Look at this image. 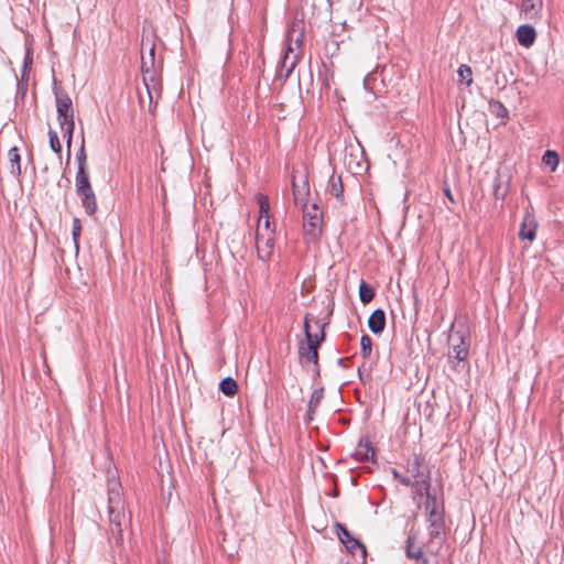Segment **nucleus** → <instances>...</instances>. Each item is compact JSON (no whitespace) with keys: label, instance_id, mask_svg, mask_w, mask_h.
I'll return each mask as SVG.
<instances>
[{"label":"nucleus","instance_id":"nucleus-11","mask_svg":"<svg viewBox=\"0 0 564 564\" xmlns=\"http://www.w3.org/2000/svg\"><path fill=\"white\" fill-rule=\"evenodd\" d=\"M536 228L538 223L534 218V216L530 213H527L519 231V236L521 239H528L530 241H533L536 236Z\"/></svg>","mask_w":564,"mask_h":564},{"label":"nucleus","instance_id":"nucleus-27","mask_svg":"<svg viewBox=\"0 0 564 564\" xmlns=\"http://www.w3.org/2000/svg\"><path fill=\"white\" fill-rule=\"evenodd\" d=\"M494 195L497 199H503L508 193V187L502 186L501 176L497 174L492 184Z\"/></svg>","mask_w":564,"mask_h":564},{"label":"nucleus","instance_id":"nucleus-12","mask_svg":"<svg viewBox=\"0 0 564 564\" xmlns=\"http://www.w3.org/2000/svg\"><path fill=\"white\" fill-rule=\"evenodd\" d=\"M543 8V0H522L521 12L528 20H536Z\"/></svg>","mask_w":564,"mask_h":564},{"label":"nucleus","instance_id":"nucleus-24","mask_svg":"<svg viewBox=\"0 0 564 564\" xmlns=\"http://www.w3.org/2000/svg\"><path fill=\"white\" fill-rule=\"evenodd\" d=\"M542 162L554 172L560 162L558 154L555 151L547 150L542 156Z\"/></svg>","mask_w":564,"mask_h":564},{"label":"nucleus","instance_id":"nucleus-29","mask_svg":"<svg viewBox=\"0 0 564 564\" xmlns=\"http://www.w3.org/2000/svg\"><path fill=\"white\" fill-rule=\"evenodd\" d=\"M457 75H458L459 80L462 83H465L467 86L471 85V83H473V72H471V68L468 65L462 64L458 67Z\"/></svg>","mask_w":564,"mask_h":564},{"label":"nucleus","instance_id":"nucleus-9","mask_svg":"<svg viewBox=\"0 0 564 564\" xmlns=\"http://www.w3.org/2000/svg\"><path fill=\"white\" fill-rule=\"evenodd\" d=\"M335 528L339 541L346 546L349 553L355 554L359 550L362 555H366V546L358 539L352 536L344 524L337 522Z\"/></svg>","mask_w":564,"mask_h":564},{"label":"nucleus","instance_id":"nucleus-13","mask_svg":"<svg viewBox=\"0 0 564 564\" xmlns=\"http://www.w3.org/2000/svg\"><path fill=\"white\" fill-rule=\"evenodd\" d=\"M291 53H293V48H292L291 44L289 43L288 47H286V52L284 53V55L280 62L281 76L289 77L297 63V55L294 54L291 56L290 55Z\"/></svg>","mask_w":564,"mask_h":564},{"label":"nucleus","instance_id":"nucleus-4","mask_svg":"<svg viewBox=\"0 0 564 564\" xmlns=\"http://www.w3.org/2000/svg\"><path fill=\"white\" fill-rule=\"evenodd\" d=\"M75 186L86 214L89 216L95 215L97 212V199L90 184L88 169H77Z\"/></svg>","mask_w":564,"mask_h":564},{"label":"nucleus","instance_id":"nucleus-8","mask_svg":"<svg viewBox=\"0 0 564 564\" xmlns=\"http://www.w3.org/2000/svg\"><path fill=\"white\" fill-rule=\"evenodd\" d=\"M256 247L259 259L268 261L274 250V232H263L262 229H257Z\"/></svg>","mask_w":564,"mask_h":564},{"label":"nucleus","instance_id":"nucleus-7","mask_svg":"<svg viewBox=\"0 0 564 564\" xmlns=\"http://www.w3.org/2000/svg\"><path fill=\"white\" fill-rule=\"evenodd\" d=\"M323 214L316 204L311 207L304 206L303 210V228L306 235L315 238L321 231Z\"/></svg>","mask_w":564,"mask_h":564},{"label":"nucleus","instance_id":"nucleus-38","mask_svg":"<svg viewBox=\"0 0 564 564\" xmlns=\"http://www.w3.org/2000/svg\"><path fill=\"white\" fill-rule=\"evenodd\" d=\"M143 79H144V85H145L147 91L149 94L150 101H152L153 100V93H152V90H151V88H150V86H149V84L147 82V78L144 77Z\"/></svg>","mask_w":564,"mask_h":564},{"label":"nucleus","instance_id":"nucleus-3","mask_svg":"<svg viewBox=\"0 0 564 564\" xmlns=\"http://www.w3.org/2000/svg\"><path fill=\"white\" fill-rule=\"evenodd\" d=\"M108 513L110 523L121 538V521L124 519V500L122 498L121 485L117 480L108 482Z\"/></svg>","mask_w":564,"mask_h":564},{"label":"nucleus","instance_id":"nucleus-28","mask_svg":"<svg viewBox=\"0 0 564 564\" xmlns=\"http://www.w3.org/2000/svg\"><path fill=\"white\" fill-rule=\"evenodd\" d=\"M257 200L259 205V217L271 216L269 197L264 194H258Z\"/></svg>","mask_w":564,"mask_h":564},{"label":"nucleus","instance_id":"nucleus-25","mask_svg":"<svg viewBox=\"0 0 564 564\" xmlns=\"http://www.w3.org/2000/svg\"><path fill=\"white\" fill-rule=\"evenodd\" d=\"M359 297L360 301L365 304L371 302L372 299L375 297L373 288L362 281L359 285Z\"/></svg>","mask_w":564,"mask_h":564},{"label":"nucleus","instance_id":"nucleus-37","mask_svg":"<svg viewBox=\"0 0 564 564\" xmlns=\"http://www.w3.org/2000/svg\"><path fill=\"white\" fill-rule=\"evenodd\" d=\"M444 195L452 202V203H455V199L453 197V194L451 192V188L448 186H445L444 189Z\"/></svg>","mask_w":564,"mask_h":564},{"label":"nucleus","instance_id":"nucleus-30","mask_svg":"<svg viewBox=\"0 0 564 564\" xmlns=\"http://www.w3.org/2000/svg\"><path fill=\"white\" fill-rule=\"evenodd\" d=\"M409 487H411L413 490V499L414 500H416L419 498L421 499L423 496H425V498H426L431 494V479L427 480L426 488H421L416 484H411Z\"/></svg>","mask_w":564,"mask_h":564},{"label":"nucleus","instance_id":"nucleus-5","mask_svg":"<svg viewBox=\"0 0 564 564\" xmlns=\"http://www.w3.org/2000/svg\"><path fill=\"white\" fill-rule=\"evenodd\" d=\"M406 477L411 484H416L421 488H426L427 480L431 479V470L422 455L412 454L405 460Z\"/></svg>","mask_w":564,"mask_h":564},{"label":"nucleus","instance_id":"nucleus-17","mask_svg":"<svg viewBox=\"0 0 564 564\" xmlns=\"http://www.w3.org/2000/svg\"><path fill=\"white\" fill-rule=\"evenodd\" d=\"M416 540H417L416 533L410 532L408 535V539H406V549H405L406 556L409 558L420 560L422 557V554H423L422 547L415 545Z\"/></svg>","mask_w":564,"mask_h":564},{"label":"nucleus","instance_id":"nucleus-20","mask_svg":"<svg viewBox=\"0 0 564 564\" xmlns=\"http://www.w3.org/2000/svg\"><path fill=\"white\" fill-rule=\"evenodd\" d=\"M10 163V172L14 176L21 175V156L17 147L11 148L8 152Z\"/></svg>","mask_w":564,"mask_h":564},{"label":"nucleus","instance_id":"nucleus-2","mask_svg":"<svg viewBox=\"0 0 564 564\" xmlns=\"http://www.w3.org/2000/svg\"><path fill=\"white\" fill-rule=\"evenodd\" d=\"M54 93L57 119L59 122L61 130L63 132V137L66 139V145L68 150L67 156L69 158L73 133L75 129L73 101L68 94L57 86L54 87Z\"/></svg>","mask_w":564,"mask_h":564},{"label":"nucleus","instance_id":"nucleus-31","mask_svg":"<svg viewBox=\"0 0 564 564\" xmlns=\"http://www.w3.org/2000/svg\"><path fill=\"white\" fill-rule=\"evenodd\" d=\"M76 162H77V169H88L87 167V153L85 149V140H82V145L79 150L76 153Z\"/></svg>","mask_w":564,"mask_h":564},{"label":"nucleus","instance_id":"nucleus-32","mask_svg":"<svg viewBox=\"0 0 564 564\" xmlns=\"http://www.w3.org/2000/svg\"><path fill=\"white\" fill-rule=\"evenodd\" d=\"M48 139H50V147L52 149L53 152H55L56 154H61L62 152V144L59 142V138L57 135V132L50 129L48 131Z\"/></svg>","mask_w":564,"mask_h":564},{"label":"nucleus","instance_id":"nucleus-43","mask_svg":"<svg viewBox=\"0 0 564 564\" xmlns=\"http://www.w3.org/2000/svg\"><path fill=\"white\" fill-rule=\"evenodd\" d=\"M500 105V108H502V110L506 112L507 111V108H505L501 104Z\"/></svg>","mask_w":564,"mask_h":564},{"label":"nucleus","instance_id":"nucleus-35","mask_svg":"<svg viewBox=\"0 0 564 564\" xmlns=\"http://www.w3.org/2000/svg\"><path fill=\"white\" fill-rule=\"evenodd\" d=\"M80 232H82L80 220L78 218H74L72 235H73V239H74L76 246H77L78 238L80 237Z\"/></svg>","mask_w":564,"mask_h":564},{"label":"nucleus","instance_id":"nucleus-15","mask_svg":"<svg viewBox=\"0 0 564 564\" xmlns=\"http://www.w3.org/2000/svg\"><path fill=\"white\" fill-rule=\"evenodd\" d=\"M352 457L358 462L373 460L375 449L368 441H360L352 454Z\"/></svg>","mask_w":564,"mask_h":564},{"label":"nucleus","instance_id":"nucleus-14","mask_svg":"<svg viewBox=\"0 0 564 564\" xmlns=\"http://www.w3.org/2000/svg\"><path fill=\"white\" fill-rule=\"evenodd\" d=\"M369 329L373 334H381L386 327V313L378 308L373 311L368 319Z\"/></svg>","mask_w":564,"mask_h":564},{"label":"nucleus","instance_id":"nucleus-26","mask_svg":"<svg viewBox=\"0 0 564 564\" xmlns=\"http://www.w3.org/2000/svg\"><path fill=\"white\" fill-rule=\"evenodd\" d=\"M154 53H155V46L154 44H151L149 48V56L142 55V63H141V69L143 73H150L151 69L154 66Z\"/></svg>","mask_w":564,"mask_h":564},{"label":"nucleus","instance_id":"nucleus-41","mask_svg":"<svg viewBox=\"0 0 564 564\" xmlns=\"http://www.w3.org/2000/svg\"><path fill=\"white\" fill-rule=\"evenodd\" d=\"M344 362H345V359H344V358H339V359H338V364H339V365L344 366Z\"/></svg>","mask_w":564,"mask_h":564},{"label":"nucleus","instance_id":"nucleus-1","mask_svg":"<svg viewBox=\"0 0 564 564\" xmlns=\"http://www.w3.org/2000/svg\"><path fill=\"white\" fill-rule=\"evenodd\" d=\"M326 323L306 315L304 318L305 341L299 345V355L305 362L318 366V347L325 339Z\"/></svg>","mask_w":564,"mask_h":564},{"label":"nucleus","instance_id":"nucleus-36","mask_svg":"<svg viewBox=\"0 0 564 564\" xmlns=\"http://www.w3.org/2000/svg\"><path fill=\"white\" fill-rule=\"evenodd\" d=\"M392 476L394 479H397L400 484H402L405 487H409L411 485L410 478L402 475L399 470L392 469Z\"/></svg>","mask_w":564,"mask_h":564},{"label":"nucleus","instance_id":"nucleus-39","mask_svg":"<svg viewBox=\"0 0 564 564\" xmlns=\"http://www.w3.org/2000/svg\"><path fill=\"white\" fill-rule=\"evenodd\" d=\"M495 82H496V84H497V85H500V84H501V87H502V88L506 86V83H507L506 78H505V79L502 80V83H501V79H499L498 74L496 75V79H495Z\"/></svg>","mask_w":564,"mask_h":564},{"label":"nucleus","instance_id":"nucleus-33","mask_svg":"<svg viewBox=\"0 0 564 564\" xmlns=\"http://www.w3.org/2000/svg\"><path fill=\"white\" fill-rule=\"evenodd\" d=\"M361 355L364 358H368L371 354L372 340L368 335H362L360 338Z\"/></svg>","mask_w":564,"mask_h":564},{"label":"nucleus","instance_id":"nucleus-40","mask_svg":"<svg viewBox=\"0 0 564 564\" xmlns=\"http://www.w3.org/2000/svg\"><path fill=\"white\" fill-rule=\"evenodd\" d=\"M301 43H302V40L300 39V36H299V37H296V40H295V44L299 46Z\"/></svg>","mask_w":564,"mask_h":564},{"label":"nucleus","instance_id":"nucleus-22","mask_svg":"<svg viewBox=\"0 0 564 564\" xmlns=\"http://www.w3.org/2000/svg\"><path fill=\"white\" fill-rule=\"evenodd\" d=\"M219 390L227 397H232L237 393L238 386L237 382L230 378L227 377L223 379L219 383Z\"/></svg>","mask_w":564,"mask_h":564},{"label":"nucleus","instance_id":"nucleus-16","mask_svg":"<svg viewBox=\"0 0 564 564\" xmlns=\"http://www.w3.org/2000/svg\"><path fill=\"white\" fill-rule=\"evenodd\" d=\"M427 522H429L430 542H434V540L441 538V534L444 530V519H443V517H436V518L427 519Z\"/></svg>","mask_w":564,"mask_h":564},{"label":"nucleus","instance_id":"nucleus-6","mask_svg":"<svg viewBox=\"0 0 564 564\" xmlns=\"http://www.w3.org/2000/svg\"><path fill=\"white\" fill-rule=\"evenodd\" d=\"M449 351L448 358L456 359L457 362L465 361L468 357L469 343L463 332H452L448 336Z\"/></svg>","mask_w":564,"mask_h":564},{"label":"nucleus","instance_id":"nucleus-10","mask_svg":"<svg viewBox=\"0 0 564 564\" xmlns=\"http://www.w3.org/2000/svg\"><path fill=\"white\" fill-rule=\"evenodd\" d=\"M518 43L523 47H530L534 44L536 32L530 24H522L518 26L516 32Z\"/></svg>","mask_w":564,"mask_h":564},{"label":"nucleus","instance_id":"nucleus-23","mask_svg":"<svg viewBox=\"0 0 564 564\" xmlns=\"http://www.w3.org/2000/svg\"><path fill=\"white\" fill-rule=\"evenodd\" d=\"M322 399H323V390L322 389L314 390L311 395V399L308 401L307 415H308L310 420H312V415L314 414L316 409L319 406Z\"/></svg>","mask_w":564,"mask_h":564},{"label":"nucleus","instance_id":"nucleus-21","mask_svg":"<svg viewBox=\"0 0 564 564\" xmlns=\"http://www.w3.org/2000/svg\"><path fill=\"white\" fill-rule=\"evenodd\" d=\"M425 511L427 519L443 517V511L438 507L436 496L432 492L426 497Z\"/></svg>","mask_w":564,"mask_h":564},{"label":"nucleus","instance_id":"nucleus-19","mask_svg":"<svg viewBox=\"0 0 564 564\" xmlns=\"http://www.w3.org/2000/svg\"><path fill=\"white\" fill-rule=\"evenodd\" d=\"M327 191L336 198L341 199L344 194V185L340 175H336L334 173L332 174L328 181Z\"/></svg>","mask_w":564,"mask_h":564},{"label":"nucleus","instance_id":"nucleus-42","mask_svg":"<svg viewBox=\"0 0 564 564\" xmlns=\"http://www.w3.org/2000/svg\"><path fill=\"white\" fill-rule=\"evenodd\" d=\"M291 36H292V31H289L288 32V40H291Z\"/></svg>","mask_w":564,"mask_h":564},{"label":"nucleus","instance_id":"nucleus-34","mask_svg":"<svg viewBox=\"0 0 564 564\" xmlns=\"http://www.w3.org/2000/svg\"><path fill=\"white\" fill-rule=\"evenodd\" d=\"M271 216L259 217L257 229H262L263 232H274V228H271Z\"/></svg>","mask_w":564,"mask_h":564},{"label":"nucleus","instance_id":"nucleus-18","mask_svg":"<svg viewBox=\"0 0 564 564\" xmlns=\"http://www.w3.org/2000/svg\"><path fill=\"white\" fill-rule=\"evenodd\" d=\"M292 187H293V195H294V202L296 204H301V205H306L305 204V200H306V196L308 195V187H307V182L306 180L303 181V185L300 186L297 183H296V180L295 177L293 176V180H292Z\"/></svg>","mask_w":564,"mask_h":564}]
</instances>
